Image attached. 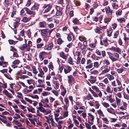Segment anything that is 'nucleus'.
Masks as SVG:
<instances>
[{
	"label": "nucleus",
	"mask_w": 129,
	"mask_h": 129,
	"mask_svg": "<svg viewBox=\"0 0 129 129\" xmlns=\"http://www.w3.org/2000/svg\"><path fill=\"white\" fill-rule=\"evenodd\" d=\"M48 54H49V55H50L51 54V53L49 52L48 53L45 51L40 52L39 53V57L40 60L41 61L43 60L45 56L47 55Z\"/></svg>",
	"instance_id": "obj_1"
},
{
	"label": "nucleus",
	"mask_w": 129,
	"mask_h": 129,
	"mask_svg": "<svg viewBox=\"0 0 129 129\" xmlns=\"http://www.w3.org/2000/svg\"><path fill=\"white\" fill-rule=\"evenodd\" d=\"M105 10L106 14L108 17L112 18L113 10L111 9L110 7L109 6L105 7Z\"/></svg>",
	"instance_id": "obj_2"
},
{
	"label": "nucleus",
	"mask_w": 129,
	"mask_h": 129,
	"mask_svg": "<svg viewBox=\"0 0 129 129\" xmlns=\"http://www.w3.org/2000/svg\"><path fill=\"white\" fill-rule=\"evenodd\" d=\"M24 9L28 14L30 15L31 17H34L36 13L35 11H31L28 8L26 7L24 8Z\"/></svg>",
	"instance_id": "obj_3"
},
{
	"label": "nucleus",
	"mask_w": 129,
	"mask_h": 129,
	"mask_svg": "<svg viewBox=\"0 0 129 129\" xmlns=\"http://www.w3.org/2000/svg\"><path fill=\"white\" fill-rule=\"evenodd\" d=\"M57 11L56 12V15L57 16H60L62 15V8L61 7L57 6L56 7Z\"/></svg>",
	"instance_id": "obj_4"
},
{
	"label": "nucleus",
	"mask_w": 129,
	"mask_h": 129,
	"mask_svg": "<svg viewBox=\"0 0 129 129\" xmlns=\"http://www.w3.org/2000/svg\"><path fill=\"white\" fill-rule=\"evenodd\" d=\"M48 29H42L41 30V32L44 34L45 38H47V40L48 39L49 37L48 36Z\"/></svg>",
	"instance_id": "obj_5"
},
{
	"label": "nucleus",
	"mask_w": 129,
	"mask_h": 129,
	"mask_svg": "<svg viewBox=\"0 0 129 129\" xmlns=\"http://www.w3.org/2000/svg\"><path fill=\"white\" fill-rule=\"evenodd\" d=\"M92 62V61L90 59L87 60V65L85 67L86 69H90L93 67V63Z\"/></svg>",
	"instance_id": "obj_6"
},
{
	"label": "nucleus",
	"mask_w": 129,
	"mask_h": 129,
	"mask_svg": "<svg viewBox=\"0 0 129 129\" xmlns=\"http://www.w3.org/2000/svg\"><path fill=\"white\" fill-rule=\"evenodd\" d=\"M64 72L65 74H67L70 73L72 70V68L69 65H67L65 66V68H64Z\"/></svg>",
	"instance_id": "obj_7"
},
{
	"label": "nucleus",
	"mask_w": 129,
	"mask_h": 129,
	"mask_svg": "<svg viewBox=\"0 0 129 129\" xmlns=\"http://www.w3.org/2000/svg\"><path fill=\"white\" fill-rule=\"evenodd\" d=\"M92 89L95 90L96 92H99V93L98 94L99 96L100 97H101L102 95V93L101 91L99 90V89L96 86H91Z\"/></svg>",
	"instance_id": "obj_8"
},
{
	"label": "nucleus",
	"mask_w": 129,
	"mask_h": 129,
	"mask_svg": "<svg viewBox=\"0 0 129 129\" xmlns=\"http://www.w3.org/2000/svg\"><path fill=\"white\" fill-rule=\"evenodd\" d=\"M113 57L115 59L111 60L112 61L114 62L118 60V59L119 58V55L117 53H115L113 54Z\"/></svg>",
	"instance_id": "obj_9"
},
{
	"label": "nucleus",
	"mask_w": 129,
	"mask_h": 129,
	"mask_svg": "<svg viewBox=\"0 0 129 129\" xmlns=\"http://www.w3.org/2000/svg\"><path fill=\"white\" fill-rule=\"evenodd\" d=\"M104 68L105 69L102 72V74L104 75L105 74L109 72L110 70L109 67H108L107 66H105Z\"/></svg>",
	"instance_id": "obj_10"
},
{
	"label": "nucleus",
	"mask_w": 129,
	"mask_h": 129,
	"mask_svg": "<svg viewBox=\"0 0 129 129\" xmlns=\"http://www.w3.org/2000/svg\"><path fill=\"white\" fill-rule=\"evenodd\" d=\"M15 21L16 22L13 23V26L15 29H16V27L18 26V24L20 21V18L19 17L17 18Z\"/></svg>",
	"instance_id": "obj_11"
},
{
	"label": "nucleus",
	"mask_w": 129,
	"mask_h": 129,
	"mask_svg": "<svg viewBox=\"0 0 129 129\" xmlns=\"http://www.w3.org/2000/svg\"><path fill=\"white\" fill-rule=\"evenodd\" d=\"M3 92L7 97L10 98H13V96L9 92L6 90H4Z\"/></svg>",
	"instance_id": "obj_12"
},
{
	"label": "nucleus",
	"mask_w": 129,
	"mask_h": 129,
	"mask_svg": "<svg viewBox=\"0 0 129 129\" xmlns=\"http://www.w3.org/2000/svg\"><path fill=\"white\" fill-rule=\"evenodd\" d=\"M39 5L38 3H35L34 5L30 9L31 10H35L38 8Z\"/></svg>",
	"instance_id": "obj_13"
},
{
	"label": "nucleus",
	"mask_w": 129,
	"mask_h": 129,
	"mask_svg": "<svg viewBox=\"0 0 129 129\" xmlns=\"http://www.w3.org/2000/svg\"><path fill=\"white\" fill-rule=\"evenodd\" d=\"M68 82L69 83V84H70L71 83H72L74 80V78L71 75L68 76Z\"/></svg>",
	"instance_id": "obj_14"
},
{
	"label": "nucleus",
	"mask_w": 129,
	"mask_h": 129,
	"mask_svg": "<svg viewBox=\"0 0 129 129\" xmlns=\"http://www.w3.org/2000/svg\"><path fill=\"white\" fill-rule=\"evenodd\" d=\"M72 36L73 37V39H74V37L75 36L72 33L69 34L67 37V39L69 41H70L72 40Z\"/></svg>",
	"instance_id": "obj_15"
},
{
	"label": "nucleus",
	"mask_w": 129,
	"mask_h": 129,
	"mask_svg": "<svg viewBox=\"0 0 129 129\" xmlns=\"http://www.w3.org/2000/svg\"><path fill=\"white\" fill-rule=\"evenodd\" d=\"M78 46L79 48L82 50H83L85 49L86 48V46H85L80 42H79L78 44Z\"/></svg>",
	"instance_id": "obj_16"
},
{
	"label": "nucleus",
	"mask_w": 129,
	"mask_h": 129,
	"mask_svg": "<svg viewBox=\"0 0 129 129\" xmlns=\"http://www.w3.org/2000/svg\"><path fill=\"white\" fill-rule=\"evenodd\" d=\"M60 56L65 60L67 59L68 56L65 55L63 51L61 52L60 53Z\"/></svg>",
	"instance_id": "obj_17"
},
{
	"label": "nucleus",
	"mask_w": 129,
	"mask_h": 129,
	"mask_svg": "<svg viewBox=\"0 0 129 129\" xmlns=\"http://www.w3.org/2000/svg\"><path fill=\"white\" fill-rule=\"evenodd\" d=\"M94 30L96 33L98 34H100L102 33V29L98 27H97Z\"/></svg>",
	"instance_id": "obj_18"
},
{
	"label": "nucleus",
	"mask_w": 129,
	"mask_h": 129,
	"mask_svg": "<svg viewBox=\"0 0 129 129\" xmlns=\"http://www.w3.org/2000/svg\"><path fill=\"white\" fill-rule=\"evenodd\" d=\"M27 44H23L21 45L19 47V48L21 50H23L26 48L27 46Z\"/></svg>",
	"instance_id": "obj_19"
},
{
	"label": "nucleus",
	"mask_w": 129,
	"mask_h": 129,
	"mask_svg": "<svg viewBox=\"0 0 129 129\" xmlns=\"http://www.w3.org/2000/svg\"><path fill=\"white\" fill-rule=\"evenodd\" d=\"M13 122L15 124L17 125L18 127H21L22 126L21 124L19 122L18 120H13Z\"/></svg>",
	"instance_id": "obj_20"
},
{
	"label": "nucleus",
	"mask_w": 129,
	"mask_h": 129,
	"mask_svg": "<svg viewBox=\"0 0 129 129\" xmlns=\"http://www.w3.org/2000/svg\"><path fill=\"white\" fill-rule=\"evenodd\" d=\"M40 111L43 113L46 112V111L45 109L43 107H40L38 108H37Z\"/></svg>",
	"instance_id": "obj_21"
},
{
	"label": "nucleus",
	"mask_w": 129,
	"mask_h": 129,
	"mask_svg": "<svg viewBox=\"0 0 129 129\" xmlns=\"http://www.w3.org/2000/svg\"><path fill=\"white\" fill-rule=\"evenodd\" d=\"M112 18L110 17L105 18L104 19V22L105 23H107L108 24V23L111 21Z\"/></svg>",
	"instance_id": "obj_22"
},
{
	"label": "nucleus",
	"mask_w": 129,
	"mask_h": 129,
	"mask_svg": "<svg viewBox=\"0 0 129 129\" xmlns=\"http://www.w3.org/2000/svg\"><path fill=\"white\" fill-rule=\"evenodd\" d=\"M103 41L104 44V45L105 46H107L109 45V43L108 42V39L107 38H106L104 39H103Z\"/></svg>",
	"instance_id": "obj_23"
},
{
	"label": "nucleus",
	"mask_w": 129,
	"mask_h": 129,
	"mask_svg": "<svg viewBox=\"0 0 129 129\" xmlns=\"http://www.w3.org/2000/svg\"><path fill=\"white\" fill-rule=\"evenodd\" d=\"M68 62L69 64L73 65V60L71 56L68 58Z\"/></svg>",
	"instance_id": "obj_24"
},
{
	"label": "nucleus",
	"mask_w": 129,
	"mask_h": 129,
	"mask_svg": "<svg viewBox=\"0 0 129 129\" xmlns=\"http://www.w3.org/2000/svg\"><path fill=\"white\" fill-rule=\"evenodd\" d=\"M107 76V78L110 81H111L112 80H113L114 78V77L113 76L110 74H108L105 76Z\"/></svg>",
	"instance_id": "obj_25"
},
{
	"label": "nucleus",
	"mask_w": 129,
	"mask_h": 129,
	"mask_svg": "<svg viewBox=\"0 0 129 129\" xmlns=\"http://www.w3.org/2000/svg\"><path fill=\"white\" fill-rule=\"evenodd\" d=\"M29 20L30 19L26 17H23L22 19V21L24 23L27 22H28Z\"/></svg>",
	"instance_id": "obj_26"
},
{
	"label": "nucleus",
	"mask_w": 129,
	"mask_h": 129,
	"mask_svg": "<svg viewBox=\"0 0 129 129\" xmlns=\"http://www.w3.org/2000/svg\"><path fill=\"white\" fill-rule=\"evenodd\" d=\"M97 112L99 115L103 117H104L105 116L104 115L101 109H99V110H97Z\"/></svg>",
	"instance_id": "obj_27"
},
{
	"label": "nucleus",
	"mask_w": 129,
	"mask_h": 129,
	"mask_svg": "<svg viewBox=\"0 0 129 129\" xmlns=\"http://www.w3.org/2000/svg\"><path fill=\"white\" fill-rule=\"evenodd\" d=\"M32 68L33 71V73L35 75H36L38 73V72L37 70L36 67L35 66H33Z\"/></svg>",
	"instance_id": "obj_28"
},
{
	"label": "nucleus",
	"mask_w": 129,
	"mask_h": 129,
	"mask_svg": "<svg viewBox=\"0 0 129 129\" xmlns=\"http://www.w3.org/2000/svg\"><path fill=\"white\" fill-rule=\"evenodd\" d=\"M45 23L44 22H40L39 23L40 27L41 28L45 27Z\"/></svg>",
	"instance_id": "obj_29"
},
{
	"label": "nucleus",
	"mask_w": 129,
	"mask_h": 129,
	"mask_svg": "<svg viewBox=\"0 0 129 129\" xmlns=\"http://www.w3.org/2000/svg\"><path fill=\"white\" fill-rule=\"evenodd\" d=\"M57 44L59 45H61L62 43L64 42L61 38L58 39L57 40Z\"/></svg>",
	"instance_id": "obj_30"
},
{
	"label": "nucleus",
	"mask_w": 129,
	"mask_h": 129,
	"mask_svg": "<svg viewBox=\"0 0 129 129\" xmlns=\"http://www.w3.org/2000/svg\"><path fill=\"white\" fill-rule=\"evenodd\" d=\"M48 7V8L45 9L44 11V12L45 13L49 12L52 7V6L51 5H49Z\"/></svg>",
	"instance_id": "obj_31"
},
{
	"label": "nucleus",
	"mask_w": 129,
	"mask_h": 129,
	"mask_svg": "<svg viewBox=\"0 0 129 129\" xmlns=\"http://www.w3.org/2000/svg\"><path fill=\"white\" fill-rule=\"evenodd\" d=\"M20 62V61L18 59H16L14 60V61L12 62V63L14 65H18L19 64Z\"/></svg>",
	"instance_id": "obj_32"
},
{
	"label": "nucleus",
	"mask_w": 129,
	"mask_h": 129,
	"mask_svg": "<svg viewBox=\"0 0 129 129\" xmlns=\"http://www.w3.org/2000/svg\"><path fill=\"white\" fill-rule=\"evenodd\" d=\"M11 1L10 0H5L4 2L5 4V6L8 7L10 4Z\"/></svg>",
	"instance_id": "obj_33"
},
{
	"label": "nucleus",
	"mask_w": 129,
	"mask_h": 129,
	"mask_svg": "<svg viewBox=\"0 0 129 129\" xmlns=\"http://www.w3.org/2000/svg\"><path fill=\"white\" fill-rule=\"evenodd\" d=\"M119 32L118 31H116L114 33V35L113 38L116 39L117 38L119 35Z\"/></svg>",
	"instance_id": "obj_34"
},
{
	"label": "nucleus",
	"mask_w": 129,
	"mask_h": 129,
	"mask_svg": "<svg viewBox=\"0 0 129 129\" xmlns=\"http://www.w3.org/2000/svg\"><path fill=\"white\" fill-rule=\"evenodd\" d=\"M10 48H11L10 50L11 51L13 52H17V50L14 47H13L12 46H11Z\"/></svg>",
	"instance_id": "obj_35"
},
{
	"label": "nucleus",
	"mask_w": 129,
	"mask_h": 129,
	"mask_svg": "<svg viewBox=\"0 0 129 129\" xmlns=\"http://www.w3.org/2000/svg\"><path fill=\"white\" fill-rule=\"evenodd\" d=\"M80 54V53H79L78 55V57H77V61L76 62V63L78 64H79L80 62L81 59L79 57Z\"/></svg>",
	"instance_id": "obj_36"
},
{
	"label": "nucleus",
	"mask_w": 129,
	"mask_h": 129,
	"mask_svg": "<svg viewBox=\"0 0 129 129\" xmlns=\"http://www.w3.org/2000/svg\"><path fill=\"white\" fill-rule=\"evenodd\" d=\"M116 99L117 105L118 106H120L121 100L118 98L116 97Z\"/></svg>",
	"instance_id": "obj_37"
},
{
	"label": "nucleus",
	"mask_w": 129,
	"mask_h": 129,
	"mask_svg": "<svg viewBox=\"0 0 129 129\" xmlns=\"http://www.w3.org/2000/svg\"><path fill=\"white\" fill-rule=\"evenodd\" d=\"M106 91L108 93H112V92L113 90H111V88L109 86H107Z\"/></svg>",
	"instance_id": "obj_38"
},
{
	"label": "nucleus",
	"mask_w": 129,
	"mask_h": 129,
	"mask_svg": "<svg viewBox=\"0 0 129 129\" xmlns=\"http://www.w3.org/2000/svg\"><path fill=\"white\" fill-rule=\"evenodd\" d=\"M16 86H15L16 88L15 89V90L16 91H18L21 89V86L20 85H19L18 84Z\"/></svg>",
	"instance_id": "obj_39"
},
{
	"label": "nucleus",
	"mask_w": 129,
	"mask_h": 129,
	"mask_svg": "<svg viewBox=\"0 0 129 129\" xmlns=\"http://www.w3.org/2000/svg\"><path fill=\"white\" fill-rule=\"evenodd\" d=\"M107 53L109 56V58L111 60H113V59H114L113 58V57L112 56L113 53L109 52H107Z\"/></svg>",
	"instance_id": "obj_40"
},
{
	"label": "nucleus",
	"mask_w": 129,
	"mask_h": 129,
	"mask_svg": "<svg viewBox=\"0 0 129 129\" xmlns=\"http://www.w3.org/2000/svg\"><path fill=\"white\" fill-rule=\"evenodd\" d=\"M90 73L91 74L94 75H96L99 74L98 71L96 70H94L93 71H91Z\"/></svg>",
	"instance_id": "obj_41"
},
{
	"label": "nucleus",
	"mask_w": 129,
	"mask_h": 129,
	"mask_svg": "<svg viewBox=\"0 0 129 129\" xmlns=\"http://www.w3.org/2000/svg\"><path fill=\"white\" fill-rule=\"evenodd\" d=\"M31 4V0H28L25 4V6L27 7H29Z\"/></svg>",
	"instance_id": "obj_42"
},
{
	"label": "nucleus",
	"mask_w": 129,
	"mask_h": 129,
	"mask_svg": "<svg viewBox=\"0 0 129 129\" xmlns=\"http://www.w3.org/2000/svg\"><path fill=\"white\" fill-rule=\"evenodd\" d=\"M53 44L52 42H51L48 44V46L49 48V50H51L52 49L53 47Z\"/></svg>",
	"instance_id": "obj_43"
},
{
	"label": "nucleus",
	"mask_w": 129,
	"mask_h": 129,
	"mask_svg": "<svg viewBox=\"0 0 129 129\" xmlns=\"http://www.w3.org/2000/svg\"><path fill=\"white\" fill-rule=\"evenodd\" d=\"M64 102L66 105H69V102L68 98L65 97L64 98Z\"/></svg>",
	"instance_id": "obj_44"
},
{
	"label": "nucleus",
	"mask_w": 129,
	"mask_h": 129,
	"mask_svg": "<svg viewBox=\"0 0 129 129\" xmlns=\"http://www.w3.org/2000/svg\"><path fill=\"white\" fill-rule=\"evenodd\" d=\"M86 97L88 100H89L90 99L92 100L93 98L92 97L91 94L88 93L87 95L86 96Z\"/></svg>",
	"instance_id": "obj_45"
},
{
	"label": "nucleus",
	"mask_w": 129,
	"mask_h": 129,
	"mask_svg": "<svg viewBox=\"0 0 129 129\" xmlns=\"http://www.w3.org/2000/svg\"><path fill=\"white\" fill-rule=\"evenodd\" d=\"M115 51L118 52L119 54H120L121 52V49L119 47H116Z\"/></svg>",
	"instance_id": "obj_46"
},
{
	"label": "nucleus",
	"mask_w": 129,
	"mask_h": 129,
	"mask_svg": "<svg viewBox=\"0 0 129 129\" xmlns=\"http://www.w3.org/2000/svg\"><path fill=\"white\" fill-rule=\"evenodd\" d=\"M115 51L118 52L119 54H120L121 52V49L119 47H116Z\"/></svg>",
	"instance_id": "obj_47"
},
{
	"label": "nucleus",
	"mask_w": 129,
	"mask_h": 129,
	"mask_svg": "<svg viewBox=\"0 0 129 129\" xmlns=\"http://www.w3.org/2000/svg\"><path fill=\"white\" fill-rule=\"evenodd\" d=\"M8 41L10 44L15 45L14 43H15V41L14 40H12L10 39L8 40Z\"/></svg>",
	"instance_id": "obj_48"
},
{
	"label": "nucleus",
	"mask_w": 129,
	"mask_h": 129,
	"mask_svg": "<svg viewBox=\"0 0 129 129\" xmlns=\"http://www.w3.org/2000/svg\"><path fill=\"white\" fill-rule=\"evenodd\" d=\"M103 105L105 108H106L109 107V104L105 102H104L103 104Z\"/></svg>",
	"instance_id": "obj_49"
},
{
	"label": "nucleus",
	"mask_w": 129,
	"mask_h": 129,
	"mask_svg": "<svg viewBox=\"0 0 129 129\" xmlns=\"http://www.w3.org/2000/svg\"><path fill=\"white\" fill-rule=\"evenodd\" d=\"M102 120L105 122V123L107 124H109V121H108L107 118H102Z\"/></svg>",
	"instance_id": "obj_50"
},
{
	"label": "nucleus",
	"mask_w": 129,
	"mask_h": 129,
	"mask_svg": "<svg viewBox=\"0 0 129 129\" xmlns=\"http://www.w3.org/2000/svg\"><path fill=\"white\" fill-rule=\"evenodd\" d=\"M44 45V44L41 43L39 44H38L37 45V47L38 49H39L42 47Z\"/></svg>",
	"instance_id": "obj_51"
},
{
	"label": "nucleus",
	"mask_w": 129,
	"mask_h": 129,
	"mask_svg": "<svg viewBox=\"0 0 129 129\" xmlns=\"http://www.w3.org/2000/svg\"><path fill=\"white\" fill-rule=\"evenodd\" d=\"M24 10V9L23 8L20 11V15H25V12Z\"/></svg>",
	"instance_id": "obj_52"
},
{
	"label": "nucleus",
	"mask_w": 129,
	"mask_h": 129,
	"mask_svg": "<svg viewBox=\"0 0 129 129\" xmlns=\"http://www.w3.org/2000/svg\"><path fill=\"white\" fill-rule=\"evenodd\" d=\"M74 3L76 6H79L80 5V1L78 0H76L74 2Z\"/></svg>",
	"instance_id": "obj_53"
},
{
	"label": "nucleus",
	"mask_w": 129,
	"mask_h": 129,
	"mask_svg": "<svg viewBox=\"0 0 129 129\" xmlns=\"http://www.w3.org/2000/svg\"><path fill=\"white\" fill-rule=\"evenodd\" d=\"M88 115L91 118V119L90 120L91 121H93V120L94 119V118L93 116L89 113H88Z\"/></svg>",
	"instance_id": "obj_54"
},
{
	"label": "nucleus",
	"mask_w": 129,
	"mask_h": 129,
	"mask_svg": "<svg viewBox=\"0 0 129 129\" xmlns=\"http://www.w3.org/2000/svg\"><path fill=\"white\" fill-rule=\"evenodd\" d=\"M15 115L16 116H14L13 117V118L16 119H17L18 118H20V117L19 115L17 113H16Z\"/></svg>",
	"instance_id": "obj_55"
},
{
	"label": "nucleus",
	"mask_w": 129,
	"mask_h": 129,
	"mask_svg": "<svg viewBox=\"0 0 129 129\" xmlns=\"http://www.w3.org/2000/svg\"><path fill=\"white\" fill-rule=\"evenodd\" d=\"M17 52H14L13 54V56L14 57H18L19 55Z\"/></svg>",
	"instance_id": "obj_56"
},
{
	"label": "nucleus",
	"mask_w": 129,
	"mask_h": 129,
	"mask_svg": "<svg viewBox=\"0 0 129 129\" xmlns=\"http://www.w3.org/2000/svg\"><path fill=\"white\" fill-rule=\"evenodd\" d=\"M93 65L96 68H98L99 66V62L97 61L94 62Z\"/></svg>",
	"instance_id": "obj_57"
},
{
	"label": "nucleus",
	"mask_w": 129,
	"mask_h": 129,
	"mask_svg": "<svg viewBox=\"0 0 129 129\" xmlns=\"http://www.w3.org/2000/svg\"><path fill=\"white\" fill-rule=\"evenodd\" d=\"M55 85L56 88H55V89H58L59 87V83H58V82L57 81H55Z\"/></svg>",
	"instance_id": "obj_58"
},
{
	"label": "nucleus",
	"mask_w": 129,
	"mask_h": 129,
	"mask_svg": "<svg viewBox=\"0 0 129 129\" xmlns=\"http://www.w3.org/2000/svg\"><path fill=\"white\" fill-rule=\"evenodd\" d=\"M85 125L86 127L88 129H91V127L90 125L87 123L86 122H85Z\"/></svg>",
	"instance_id": "obj_59"
},
{
	"label": "nucleus",
	"mask_w": 129,
	"mask_h": 129,
	"mask_svg": "<svg viewBox=\"0 0 129 129\" xmlns=\"http://www.w3.org/2000/svg\"><path fill=\"white\" fill-rule=\"evenodd\" d=\"M57 77H54V78L55 79L57 80V79H59V80H60V79L61 78V76L59 74H57Z\"/></svg>",
	"instance_id": "obj_60"
},
{
	"label": "nucleus",
	"mask_w": 129,
	"mask_h": 129,
	"mask_svg": "<svg viewBox=\"0 0 129 129\" xmlns=\"http://www.w3.org/2000/svg\"><path fill=\"white\" fill-rule=\"evenodd\" d=\"M28 119L30 121L31 123L33 124L34 126H35L36 124L33 119H32L30 118H29Z\"/></svg>",
	"instance_id": "obj_61"
},
{
	"label": "nucleus",
	"mask_w": 129,
	"mask_h": 129,
	"mask_svg": "<svg viewBox=\"0 0 129 129\" xmlns=\"http://www.w3.org/2000/svg\"><path fill=\"white\" fill-rule=\"evenodd\" d=\"M24 99L27 102H29L30 104H32V101L31 100L26 97H25Z\"/></svg>",
	"instance_id": "obj_62"
},
{
	"label": "nucleus",
	"mask_w": 129,
	"mask_h": 129,
	"mask_svg": "<svg viewBox=\"0 0 129 129\" xmlns=\"http://www.w3.org/2000/svg\"><path fill=\"white\" fill-rule=\"evenodd\" d=\"M73 22L75 24H77L79 22V20L77 18H75L74 19Z\"/></svg>",
	"instance_id": "obj_63"
},
{
	"label": "nucleus",
	"mask_w": 129,
	"mask_h": 129,
	"mask_svg": "<svg viewBox=\"0 0 129 129\" xmlns=\"http://www.w3.org/2000/svg\"><path fill=\"white\" fill-rule=\"evenodd\" d=\"M64 90V91H62L60 93L61 95H62L63 97L64 96L67 92L66 90Z\"/></svg>",
	"instance_id": "obj_64"
}]
</instances>
